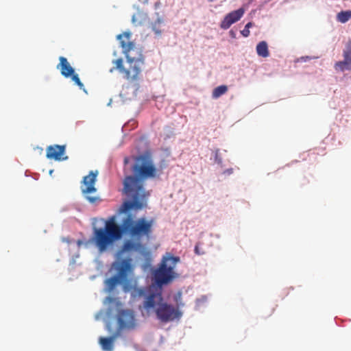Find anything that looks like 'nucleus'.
<instances>
[{
  "label": "nucleus",
  "instance_id": "2eb2a0df",
  "mask_svg": "<svg viewBox=\"0 0 351 351\" xmlns=\"http://www.w3.org/2000/svg\"><path fill=\"white\" fill-rule=\"evenodd\" d=\"M130 32H125L117 36V38L119 40L121 47H122L123 53L125 56L131 55L130 52L135 48L134 43L130 40Z\"/></svg>",
  "mask_w": 351,
  "mask_h": 351
},
{
  "label": "nucleus",
  "instance_id": "c756f323",
  "mask_svg": "<svg viewBox=\"0 0 351 351\" xmlns=\"http://www.w3.org/2000/svg\"><path fill=\"white\" fill-rule=\"evenodd\" d=\"M142 3H147L148 2V0H138Z\"/></svg>",
  "mask_w": 351,
  "mask_h": 351
},
{
  "label": "nucleus",
  "instance_id": "1a4fd4ad",
  "mask_svg": "<svg viewBox=\"0 0 351 351\" xmlns=\"http://www.w3.org/2000/svg\"><path fill=\"white\" fill-rule=\"evenodd\" d=\"M98 171H90L88 176L84 177L82 180V186L81 187L82 192L85 198L90 204H96L101 201L99 196H91L90 193H95L97 189L95 187V184L97 180Z\"/></svg>",
  "mask_w": 351,
  "mask_h": 351
},
{
  "label": "nucleus",
  "instance_id": "aec40b11",
  "mask_svg": "<svg viewBox=\"0 0 351 351\" xmlns=\"http://www.w3.org/2000/svg\"><path fill=\"white\" fill-rule=\"evenodd\" d=\"M123 282L119 276L114 275L106 280V286L108 291H112L117 285Z\"/></svg>",
  "mask_w": 351,
  "mask_h": 351
},
{
  "label": "nucleus",
  "instance_id": "20e7f679",
  "mask_svg": "<svg viewBox=\"0 0 351 351\" xmlns=\"http://www.w3.org/2000/svg\"><path fill=\"white\" fill-rule=\"evenodd\" d=\"M121 236L120 227L116 223L114 216L106 222L104 228H94L93 240L100 252L105 251L114 241L121 239Z\"/></svg>",
  "mask_w": 351,
  "mask_h": 351
},
{
  "label": "nucleus",
  "instance_id": "f3484780",
  "mask_svg": "<svg viewBox=\"0 0 351 351\" xmlns=\"http://www.w3.org/2000/svg\"><path fill=\"white\" fill-rule=\"evenodd\" d=\"M117 336L118 333L114 334L113 335L109 337H101L99 339V343L102 350L104 351H113L114 341Z\"/></svg>",
  "mask_w": 351,
  "mask_h": 351
},
{
  "label": "nucleus",
  "instance_id": "0eeeda50",
  "mask_svg": "<svg viewBox=\"0 0 351 351\" xmlns=\"http://www.w3.org/2000/svg\"><path fill=\"white\" fill-rule=\"evenodd\" d=\"M106 301L109 304L115 305L117 313V322L119 330L123 329H134L136 326V319L134 312L131 310H120L122 303L115 298L107 297Z\"/></svg>",
  "mask_w": 351,
  "mask_h": 351
},
{
  "label": "nucleus",
  "instance_id": "f8f14e48",
  "mask_svg": "<svg viewBox=\"0 0 351 351\" xmlns=\"http://www.w3.org/2000/svg\"><path fill=\"white\" fill-rule=\"evenodd\" d=\"M65 149L66 145H49L46 149V157L48 159H53L57 161L66 160L68 156H64Z\"/></svg>",
  "mask_w": 351,
  "mask_h": 351
},
{
  "label": "nucleus",
  "instance_id": "cd10ccee",
  "mask_svg": "<svg viewBox=\"0 0 351 351\" xmlns=\"http://www.w3.org/2000/svg\"><path fill=\"white\" fill-rule=\"evenodd\" d=\"M229 33L232 38H234L236 37V34L233 30H230Z\"/></svg>",
  "mask_w": 351,
  "mask_h": 351
},
{
  "label": "nucleus",
  "instance_id": "c85d7f7f",
  "mask_svg": "<svg viewBox=\"0 0 351 351\" xmlns=\"http://www.w3.org/2000/svg\"><path fill=\"white\" fill-rule=\"evenodd\" d=\"M129 162V158L128 157H125L124 158V164L126 165Z\"/></svg>",
  "mask_w": 351,
  "mask_h": 351
},
{
  "label": "nucleus",
  "instance_id": "6ab92c4d",
  "mask_svg": "<svg viewBox=\"0 0 351 351\" xmlns=\"http://www.w3.org/2000/svg\"><path fill=\"white\" fill-rule=\"evenodd\" d=\"M143 247L140 241L128 240L123 244V249L125 251H139Z\"/></svg>",
  "mask_w": 351,
  "mask_h": 351
},
{
  "label": "nucleus",
  "instance_id": "7c9ffc66",
  "mask_svg": "<svg viewBox=\"0 0 351 351\" xmlns=\"http://www.w3.org/2000/svg\"><path fill=\"white\" fill-rule=\"evenodd\" d=\"M106 328H107V330H108L110 331V330H111L110 325V324H108V325L106 326Z\"/></svg>",
  "mask_w": 351,
  "mask_h": 351
},
{
  "label": "nucleus",
  "instance_id": "4468645a",
  "mask_svg": "<svg viewBox=\"0 0 351 351\" xmlns=\"http://www.w3.org/2000/svg\"><path fill=\"white\" fill-rule=\"evenodd\" d=\"M133 267L131 264V259L122 260L117 267V276L123 282H126L128 275L132 271Z\"/></svg>",
  "mask_w": 351,
  "mask_h": 351
},
{
  "label": "nucleus",
  "instance_id": "4be33fe9",
  "mask_svg": "<svg viewBox=\"0 0 351 351\" xmlns=\"http://www.w3.org/2000/svg\"><path fill=\"white\" fill-rule=\"evenodd\" d=\"M228 91V86L226 85H221L213 90L212 97L214 99H217L221 95H224Z\"/></svg>",
  "mask_w": 351,
  "mask_h": 351
},
{
  "label": "nucleus",
  "instance_id": "f257e3e1",
  "mask_svg": "<svg viewBox=\"0 0 351 351\" xmlns=\"http://www.w3.org/2000/svg\"><path fill=\"white\" fill-rule=\"evenodd\" d=\"M132 171L133 175L125 176L123 182V193L131 199L123 204L121 210L123 212L133 208L141 209L145 198L149 195L144 187L145 181L160 175L149 152H145L134 158Z\"/></svg>",
  "mask_w": 351,
  "mask_h": 351
},
{
  "label": "nucleus",
  "instance_id": "39448f33",
  "mask_svg": "<svg viewBox=\"0 0 351 351\" xmlns=\"http://www.w3.org/2000/svg\"><path fill=\"white\" fill-rule=\"evenodd\" d=\"M125 58V64L123 63L122 58L114 60L112 63L114 66L110 69V72L112 73L114 70H118L123 77L129 82H136L140 78L142 66L144 63L143 55L139 54L137 58L127 55Z\"/></svg>",
  "mask_w": 351,
  "mask_h": 351
},
{
  "label": "nucleus",
  "instance_id": "393cba45",
  "mask_svg": "<svg viewBox=\"0 0 351 351\" xmlns=\"http://www.w3.org/2000/svg\"><path fill=\"white\" fill-rule=\"evenodd\" d=\"M194 251H195V253L197 254V255H202L204 254V252L201 250L199 247V243H197L195 246V249H194Z\"/></svg>",
  "mask_w": 351,
  "mask_h": 351
},
{
  "label": "nucleus",
  "instance_id": "f03ea898",
  "mask_svg": "<svg viewBox=\"0 0 351 351\" xmlns=\"http://www.w3.org/2000/svg\"><path fill=\"white\" fill-rule=\"evenodd\" d=\"M121 234L128 235L134 241H141L143 239H149L153 232V221L145 217L136 218L132 214H128L119 226Z\"/></svg>",
  "mask_w": 351,
  "mask_h": 351
},
{
  "label": "nucleus",
  "instance_id": "9b49d317",
  "mask_svg": "<svg viewBox=\"0 0 351 351\" xmlns=\"http://www.w3.org/2000/svg\"><path fill=\"white\" fill-rule=\"evenodd\" d=\"M343 60L337 62L335 64V69L337 71H351V40H349L346 45L343 51Z\"/></svg>",
  "mask_w": 351,
  "mask_h": 351
},
{
  "label": "nucleus",
  "instance_id": "dca6fc26",
  "mask_svg": "<svg viewBox=\"0 0 351 351\" xmlns=\"http://www.w3.org/2000/svg\"><path fill=\"white\" fill-rule=\"evenodd\" d=\"M165 20L158 13H156V19L149 23V27L157 37H160L162 35Z\"/></svg>",
  "mask_w": 351,
  "mask_h": 351
},
{
  "label": "nucleus",
  "instance_id": "412c9836",
  "mask_svg": "<svg viewBox=\"0 0 351 351\" xmlns=\"http://www.w3.org/2000/svg\"><path fill=\"white\" fill-rule=\"evenodd\" d=\"M256 53L263 58H267L269 56L267 43L265 41H261L257 45Z\"/></svg>",
  "mask_w": 351,
  "mask_h": 351
},
{
  "label": "nucleus",
  "instance_id": "7ed1b4c3",
  "mask_svg": "<svg viewBox=\"0 0 351 351\" xmlns=\"http://www.w3.org/2000/svg\"><path fill=\"white\" fill-rule=\"evenodd\" d=\"M180 261L179 256H175L169 252L162 256L158 267L153 271L156 287L162 289L163 285L170 283L178 276L175 268Z\"/></svg>",
  "mask_w": 351,
  "mask_h": 351
},
{
  "label": "nucleus",
  "instance_id": "bb28decb",
  "mask_svg": "<svg viewBox=\"0 0 351 351\" xmlns=\"http://www.w3.org/2000/svg\"><path fill=\"white\" fill-rule=\"evenodd\" d=\"M253 26V23L252 22H249L245 25V27L249 29Z\"/></svg>",
  "mask_w": 351,
  "mask_h": 351
},
{
  "label": "nucleus",
  "instance_id": "5701e85b",
  "mask_svg": "<svg viewBox=\"0 0 351 351\" xmlns=\"http://www.w3.org/2000/svg\"><path fill=\"white\" fill-rule=\"evenodd\" d=\"M351 19V10L341 11L337 15V19L341 23H346Z\"/></svg>",
  "mask_w": 351,
  "mask_h": 351
},
{
  "label": "nucleus",
  "instance_id": "a878e982",
  "mask_svg": "<svg viewBox=\"0 0 351 351\" xmlns=\"http://www.w3.org/2000/svg\"><path fill=\"white\" fill-rule=\"evenodd\" d=\"M241 33L244 37H247L249 36L250 32L249 29L245 27V28L241 32Z\"/></svg>",
  "mask_w": 351,
  "mask_h": 351
},
{
  "label": "nucleus",
  "instance_id": "a211bd4d",
  "mask_svg": "<svg viewBox=\"0 0 351 351\" xmlns=\"http://www.w3.org/2000/svg\"><path fill=\"white\" fill-rule=\"evenodd\" d=\"M147 19L148 16L145 12L138 10L132 17V23L136 27L141 26L145 23Z\"/></svg>",
  "mask_w": 351,
  "mask_h": 351
},
{
  "label": "nucleus",
  "instance_id": "6e6552de",
  "mask_svg": "<svg viewBox=\"0 0 351 351\" xmlns=\"http://www.w3.org/2000/svg\"><path fill=\"white\" fill-rule=\"evenodd\" d=\"M157 318L164 323L173 322L174 320H179L182 316V312L175 308V306L162 302L155 310Z\"/></svg>",
  "mask_w": 351,
  "mask_h": 351
},
{
  "label": "nucleus",
  "instance_id": "423d86ee",
  "mask_svg": "<svg viewBox=\"0 0 351 351\" xmlns=\"http://www.w3.org/2000/svg\"><path fill=\"white\" fill-rule=\"evenodd\" d=\"M134 295L145 298L143 306L147 312L152 309L156 310L163 301L162 289L156 286H151L147 289L136 288L134 290Z\"/></svg>",
  "mask_w": 351,
  "mask_h": 351
},
{
  "label": "nucleus",
  "instance_id": "ddd939ff",
  "mask_svg": "<svg viewBox=\"0 0 351 351\" xmlns=\"http://www.w3.org/2000/svg\"><path fill=\"white\" fill-rule=\"evenodd\" d=\"M244 13L245 10L242 8L228 13L221 22L220 27L223 29H228L233 23L239 21Z\"/></svg>",
  "mask_w": 351,
  "mask_h": 351
},
{
  "label": "nucleus",
  "instance_id": "b1692460",
  "mask_svg": "<svg viewBox=\"0 0 351 351\" xmlns=\"http://www.w3.org/2000/svg\"><path fill=\"white\" fill-rule=\"evenodd\" d=\"M173 300L176 304V306H175V308H178V309H180V307L184 306V303L182 300V294L180 292L176 293L174 295Z\"/></svg>",
  "mask_w": 351,
  "mask_h": 351
},
{
  "label": "nucleus",
  "instance_id": "9d476101",
  "mask_svg": "<svg viewBox=\"0 0 351 351\" xmlns=\"http://www.w3.org/2000/svg\"><path fill=\"white\" fill-rule=\"evenodd\" d=\"M59 60L60 62L57 65V69L60 71L61 75L65 77H71L72 80L79 88L85 91L84 84L80 81L78 75L75 73L74 69L71 66L67 59L63 56H60Z\"/></svg>",
  "mask_w": 351,
  "mask_h": 351
}]
</instances>
